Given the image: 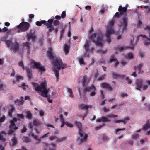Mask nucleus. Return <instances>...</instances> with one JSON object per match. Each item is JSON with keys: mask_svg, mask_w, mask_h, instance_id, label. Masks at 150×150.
<instances>
[{"mask_svg": "<svg viewBox=\"0 0 150 150\" xmlns=\"http://www.w3.org/2000/svg\"><path fill=\"white\" fill-rule=\"evenodd\" d=\"M128 18L127 17H123L122 18V20L120 21V23L119 24V25L120 26H123L122 29L123 32H125L127 31L126 27L128 24L127 23Z\"/></svg>", "mask_w": 150, "mask_h": 150, "instance_id": "obj_13", "label": "nucleus"}, {"mask_svg": "<svg viewBox=\"0 0 150 150\" xmlns=\"http://www.w3.org/2000/svg\"><path fill=\"white\" fill-rule=\"evenodd\" d=\"M120 96L124 98L125 97H127V95L126 93H121L120 94Z\"/></svg>", "mask_w": 150, "mask_h": 150, "instance_id": "obj_58", "label": "nucleus"}, {"mask_svg": "<svg viewBox=\"0 0 150 150\" xmlns=\"http://www.w3.org/2000/svg\"><path fill=\"white\" fill-rule=\"evenodd\" d=\"M127 10V7H122L121 5L119 6L118 11L121 13V15L124 14Z\"/></svg>", "mask_w": 150, "mask_h": 150, "instance_id": "obj_22", "label": "nucleus"}, {"mask_svg": "<svg viewBox=\"0 0 150 150\" xmlns=\"http://www.w3.org/2000/svg\"><path fill=\"white\" fill-rule=\"evenodd\" d=\"M108 139V137L105 134H103V139L104 140H107Z\"/></svg>", "mask_w": 150, "mask_h": 150, "instance_id": "obj_57", "label": "nucleus"}, {"mask_svg": "<svg viewBox=\"0 0 150 150\" xmlns=\"http://www.w3.org/2000/svg\"><path fill=\"white\" fill-rule=\"evenodd\" d=\"M144 29L145 30H147L149 31L150 38H148L145 35H140L137 37V41L138 42L139 37L142 36L143 38V40L144 41V44L147 46L149 45L150 42V27L147 25L146 27H145Z\"/></svg>", "mask_w": 150, "mask_h": 150, "instance_id": "obj_9", "label": "nucleus"}, {"mask_svg": "<svg viewBox=\"0 0 150 150\" xmlns=\"http://www.w3.org/2000/svg\"><path fill=\"white\" fill-rule=\"evenodd\" d=\"M14 102L15 103H17L18 105H23L24 102L23 97L21 96L20 99H16L15 101Z\"/></svg>", "mask_w": 150, "mask_h": 150, "instance_id": "obj_24", "label": "nucleus"}, {"mask_svg": "<svg viewBox=\"0 0 150 150\" xmlns=\"http://www.w3.org/2000/svg\"><path fill=\"white\" fill-rule=\"evenodd\" d=\"M148 88V86L147 85H143L142 86V88L144 90H146Z\"/></svg>", "mask_w": 150, "mask_h": 150, "instance_id": "obj_64", "label": "nucleus"}, {"mask_svg": "<svg viewBox=\"0 0 150 150\" xmlns=\"http://www.w3.org/2000/svg\"><path fill=\"white\" fill-rule=\"evenodd\" d=\"M67 91L70 94L69 96L71 98H73L74 97V95L73 94L72 89L68 88H67Z\"/></svg>", "mask_w": 150, "mask_h": 150, "instance_id": "obj_36", "label": "nucleus"}, {"mask_svg": "<svg viewBox=\"0 0 150 150\" xmlns=\"http://www.w3.org/2000/svg\"><path fill=\"white\" fill-rule=\"evenodd\" d=\"M89 41H87L86 43L84 45L85 50L86 52H88V53L90 51L89 50Z\"/></svg>", "mask_w": 150, "mask_h": 150, "instance_id": "obj_31", "label": "nucleus"}, {"mask_svg": "<svg viewBox=\"0 0 150 150\" xmlns=\"http://www.w3.org/2000/svg\"><path fill=\"white\" fill-rule=\"evenodd\" d=\"M121 15V13L119 12H117L114 15L115 16V17L117 18H119L120 17V16Z\"/></svg>", "mask_w": 150, "mask_h": 150, "instance_id": "obj_49", "label": "nucleus"}, {"mask_svg": "<svg viewBox=\"0 0 150 150\" xmlns=\"http://www.w3.org/2000/svg\"><path fill=\"white\" fill-rule=\"evenodd\" d=\"M18 65L21 67L23 69H25L26 70L28 78L30 79L32 78V70L28 67H26L25 68L23 62L22 61H21L19 62Z\"/></svg>", "mask_w": 150, "mask_h": 150, "instance_id": "obj_12", "label": "nucleus"}, {"mask_svg": "<svg viewBox=\"0 0 150 150\" xmlns=\"http://www.w3.org/2000/svg\"><path fill=\"white\" fill-rule=\"evenodd\" d=\"M129 120V118L128 117H126L124 119L122 120H115V123H119L120 122H123L124 125H125L127 121Z\"/></svg>", "mask_w": 150, "mask_h": 150, "instance_id": "obj_28", "label": "nucleus"}, {"mask_svg": "<svg viewBox=\"0 0 150 150\" xmlns=\"http://www.w3.org/2000/svg\"><path fill=\"white\" fill-rule=\"evenodd\" d=\"M143 84V80L141 79H137L136 81V89L140 90Z\"/></svg>", "mask_w": 150, "mask_h": 150, "instance_id": "obj_20", "label": "nucleus"}, {"mask_svg": "<svg viewBox=\"0 0 150 150\" xmlns=\"http://www.w3.org/2000/svg\"><path fill=\"white\" fill-rule=\"evenodd\" d=\"M103 34L100 30H98L97 33L91 34L89 38L92 40L96 46L102 47L103 45L102 41Z\"/></svg>", "mask_w": 150, "mask_h": 150, "instance_id": "obj_3", "label": "nucleus"}, {"mask_svg": "<svg viewBox=\"0 0 150 150\" xmlns=\"http://www.w3.org/2000/svg\"><path fill=\"white\" fill-rule=\"evenodd\" d=\"M54 18V17L52 16L50 19L47 21V22L45 20V25L46 26L47 28H49L48 31L49 32H51L54 30V32L56 34L58 31V28H54L52 25Z\"/></svg>", "mask_w": 150, "mask_h": 150, "instance_id": "obj_6", "label": "nucleus"}, {"mask_svg": "<svg viewBox=\"0 0 150 150\" xmlns=\"http://www.w3.org/2000/svg\"><path fill=\"white\" fill-rule=\"evenodd\" d=\"M112 74L113 77L115 79L123 78L125 76V75H120L115 73H113Z\"/></svg>", "mask_w": 150, "mask_h": 150, "instance_id": "obj_26", "label": "nucleus"}, {"mask_svg": "<svg viewBox=\"0 0 150 150\" xmlns=\"http://www.w3.org/2000/svg\"><path fill=\"white\" fill-rule=\"evenodd\" d=\"M79 108L81 109H86L87 111L89 108H91V106H88V105H85L83 104H81L79 105Z\"/></svg>", "mask_w": 150, "mask_h": 150, "instance_id": "obj_25", "label": "nucleus"}, {"mask_svg": "<svg viewBox=\"0 0 150 150\" xmlns=\"http://www.w3.org/2000/svg\"><path fill=\"white\" fill-rule=\"evenodd\" d=\"M25 87H28V86H27L25 85V83H23L21 86V87L22 88V89L24 90H25Z\"/></svg>", "mask_w": 150, "mask_h": 150, "instance_id": "obj_61", "label": "nucleus"}, {"mask_svg": "<svg viewBox=\"0 0 150 150\" xmlns=\"http://www.w3.org/2000/svg\"><path fill=\"white\" fill-rule=\"evenodd\" d=\"M133 41L132 40H131V46H121L120 47H118V50L119 51H122L123 50L127 49H131L132 50H133L134 48V45L133 44Z\"/></svg>", "mask_w": 150, "mask_h": 150, "instance_id": "obj_17", "label": "nucleus"}, {"mask_svg": "<svg viewBox=\"0 0 150 150\" xmlns=\"http://www.w3.org/2000/svg\"><path fill=\"white\" fill-rule=\"evenodd\" d=\"M66 16V11H63L61 15V17L62 18H64Z\"/></svg>", "mask_w": 150, "mask_h": 150, "instance_id": "obj_48", "label": "nucleus"}, {"mask_svg": "<svg viewBox=\"0 0 150 150\" xmlns=\"http://www.w3.org/2000/svg\"><path fill=\"white\" fill-rule=\"evenodd\" d=\"M79 63L80 64H85L84 63L83 59V58H80L78 59Z\"/></svg>", "mask_w": 150, "mask_h": 150, "instance_id": "obj_43", "label": "nucleus"}, {"mask_svg": "<svg viewBox=\"0 0 150 150\" xmlns=\"http://www.w3.org/2000/svg\"><path fill=\"white\" fill-rule=\"evenodd\" d=\"M105 124H103L102 125H100L98 127H96L95 129L96 130H98L99 129L103 126H105Z\"/></svg>", "mask_w": 150, "mask_h": 150, "instance_id": "obj_54", "label": "nucleus"}, {"mask_svg": "<svg viewBox=\"0 0 150 150\" xmlns=\"http://www.w3.org/2000/svg\"><path fill=\"white\" fill-rule=\"evenodd\" d=\"M32 84L35 88L36 91H40L41 95L44 97H47V100L49 102L51 103L52 102V100H50L49 97H48V91L47 89V83L46 82L42 83L40 85L37 83L33 82Z\"/></svg>", "mask_w": 150, "mask_h": 150, "instance_id": "obj_2", "label": "nucleus"}, {"mask_svg": "<svg viewBox=\"0 0 150 150\" xmlns=\"http://www.w3.org/2000/svg\"><path fill=\"white\" fill-rule=\"evenodd\" d=\"M70 48V47L69 46L66 45H65L64 47V50L65 52V54L67 55L68 54L69 52V49Z\"/></svg>", "mask_w": 150, "mask_h": 150, "instance_id": "obj_34", "label": "nucleus"}, {"mask_svg": "<svg viewBox=\"0 0 150 150\" xmlns=\"http://www.w3.org/2000/svg\"><path fill=\"white\" fill-rule=\"evenodd\" d=\"M12 142L13 145H15L17 144V140L15 137H14L12 139Z\"/></svg>", "mask_w": 150, "mask_h": 150, "instance_id": "obj_45", "label": "nucleus"}, {"mask_svg": "<svg viewBox=\"0 0 150 150\" xmlns=\"http://www.w3.org/2000/svg\"><path fill=\"white\" fill-rule=\"evenodd\" d=\"M125 79L128 81L129 84H131L132 83V81L129 79V77H126Z\"/></svg>", "mask_w": 150, "mask_h": 150, "instance_id": "obj_59", "label": "nucleus"}, {"mask_svg": "<svg viewBox=\"0 0 150 150\" xmlns=\"http://www.w3.org/2000/svg\"><path fill=\"white\" fill-rule=\"evenodd\" d=\"M118 116L116 115H115L114 114L111 115H108L106 117L103 116L101 118L102 122H106L110 121V120L109 119V118H110L113 117H117Z\"/></svg>", "mask_w": 150, "mask_h": 150, "instance_id": "obj_16", "label": "nucleus"}, {"mask_svg": "<svg viewBox=\"0 0 150 150\" xmlns=\"http://www.w3.org/2000/svg\"><path fill=\"white\" fill-rule=\"evenodd\" d=\"M60 21L58 20H55L53 21V25L54 26H57L59 25Z\"/></svg>", "mask_w": 150, "mask_h": 150, "instance_id": "obj_42", "label": "nucleus"}, {"mask_svg": "<svg viewBox=\"0 0 150 150\" xmlns=\"http://www.w3.org/2000/svg\"><path fill=\"white\" fill-rule=\"evenodd\" d=\"M114 61H115L116 62L115 63V66L117 67L119 64V62L116 59L114 58V57L111 56L110 59L109 60V62H111Z\"/></svg>", "mask_w": 150, "mask_h": 150, "instance_id": "obj_32", "label": "nucleus"}, {"mask_svg": "<svg viewBox=\"0 0 150 150\" xmlns=\"http://www.w3.org/2000/svg\"><path fill=\"white\" fill-rule=\"evenodd\" d=\"M102 86L103 88L107 89L109 91H111L112 90V87L109 84L106 83H103Z\"/></svg>", "mask_w": 150, "mask_h": 150, "instance_id": "obj_23", "label": "nucleus"}, {"mask_svg": "<svg viewBox=\"0 0 150 150\" xmlns=\"http://www.w3.org/2000/svg\"><path fill=\"white\" fill-rule=\"evenodd\" d=\"M121 64L122 66H124L127 64V62L122 60L121 61Z\"/></svg>", "mask_w": 150, "mask_h": 150, "instance_id": "obj_60", "label": "nucleus"}, {"mask_svg": "<svg viewBox=\"0 0 150 150\" xmlns=\"http://www.w3.org/2000/svg\"><path fill=\"white\" fill-rule=\"evenodd\" d=\"M16 80L18 81H19V80H22L23 79V78L21 76H19V75H18V76H16Z\"/></svg>", "mask_w": 150, "mask_h": 150, "instance_id": "obj_51", "label": "nucleus"}, {"mask_svg": "<svg viewBox=\"0 0 150 150\" xmlns=\"http://www.w3.org/2000/svg\"><path fill=\"white\" fill-rule=\"evenodd\" d=\"M26 117L28 119H31L32 117V115L30 111H27L26 112Z\"/></svg>", "mask_w": 150, "mask_h": 150, "instance_id": "obj_33", "label": "nucleus"}, {"mask_svg": "<svg viewBox=\"0 0 150 150\" xmlns=\"http://www.w3.org/2000/svg\"><path fill=\"white\" fill-rule=\"evenodd\" d=\"M17 116L19 118L18 120H20V119H23L24 118V116L22 114H18Z\"/></svg>", "mask_w": 150, "mask_h": 150, "instance_id": "obj_40", "label": "nucleus"}, {"mask_svg": "<svg viewBox=\"0 0 150 150\" xmlns=\"http://www.w3.org/2000/svg\"><path fill=\"white\" fill-rule=\"evenodd\" d=\"M45 20H41L40 21H38L36 22V24L38 26H41L42 24L45 25Z\"/></svg>", "mask_w": 150, "mask_h": 150, "instance_id": "obj_35", "label": "nucleus"}, {"mask_svg": "<svg viewBox=\"0 0 150 150\" xmlns=\"http://www.w3.org/2000/svg\"><path fill=\"white\" fill-rule=\"evenodd\" d=\"M39 115L41 116H43L44 115V113L42 110H40L39 111Z\"/></svg>", "mask_w": 150, "mask_h": 150, "instance_id": "obj_62", "label": "nucleus"}, {"mask_svg": "<svg viewBox=\"0 0 150 150\" xmlns=\"http://www.w3.org/2000/svg\"><path fill=\"white\" fill-rule=\"evenodd\" d=\"M5 42L7 47L14 52H16L19 51V45L16 41L13 43H12L11 40H6Z\"/></svg>", "mask_w": 150, "mask_h": 150, "instance_id": "obj_5", "label": "nucleus"}, {"mask_svg": "<svg viewBox=\"0 0 150 150\" xmlns=\"http://www.w3.org/2000/svg\"><path fill=\"white\" fill-rule=\"evenodd\" d=\"M105 76V75L104 74L103 75L99 77L98 78V79L99 80H102L104 79V77Z\"/></svg>", "mask_w": 150, "mask_h": 150, "instance_id": "obj_56", "label": "nucleus"}, {"mask_svg": "<svg viewBox=\"0 0 150 150\" xmlns=\"http://www.w3.org/2000/svg\"><path fill=\"white\" fill-rule=\"evenodd\" d=\"M2 32L5 33L7 32V33H9L11 32V30L10 29L8 30L7 27H4L2 29Z\"/></svg>", "mask_w": 150, "mask_h": 150, "instance_id": "obj_38", "label": "nucleus"}, {"mask_svg": "<svg viewBox=\"0 0 150 150\" xmlns=\"http://www.w3.org/2000/svg\"><path fill=\"white\" fill-rule=\"evenodd\" d=\"M96 88L93 85H92L90 87H86L84 90V91L85 92H91L90 94V96H93L96 95Z\"/></svg>", "mask_w": 150, "mask_h": 150, "instance_id": "obj_14", "label": "nucleus"}, {"mask_svg": "<svg viewBox=\"0 0 150 150\" xmlns=\"http://www.w3.org/2000/svg\"><path fill=\"white\" fill-rule=\"evenodd\" d=\"M144 8L146 10V13H149L150 12V6H144Z\"/></svg>", "mask_w": 150, "mask_h": 150, "instance_id": "obj_41", "label": "nucleus"}, {"mask_svg": "<svg viewBox=\"0 0 150 150\" xmlns=\"http://www.w3.org/2000/svg\"><path fill=\"white\" fill-rule=\"evenodd\" d=\"M106 52V50H105L104 51H103L102 50H98V52L101 54H104Z\"/></svg>", "mask_w": 150, "mask_h": 150, "instance_id": "obj_50", "label": "nucleus"}, {"mask_svg": "<svg viewBox=\"0 0 150 150\" xmlns=\"http://www.w3.org/2000/svg\"><path fill=\"white\" fill-rule=\"evenodd\" d=\"M87 76H84L83 77V79L81 81L83 87L86 86L88 84V83L87 81Z\"/></svg>", "mask_w": 150, "mask_h": 150, "instance_id": "obj_29", "label": "nucleus"}, {"mask_svg": "<svg viewBox=\"0 0 150 150\" xmlns=\"http://www.w3.org/2000/svg\"><path fill=\"white\" fill-rule=\"evenodd\" d=\"M85 9L86 10H90L91 9V7L89 5H87L85 7Z\"/></svg>", "mask_w": 150, "mask_h": 150, "instance_id": "obj_63", "label": "nucleus"}, {"mask_svg": "<svg viewBox=\"0 0 150 150\" xmlns=\"http://www.w3.org/2000/svg\"><path fill=\"white\" fill-rule=\"evenodd\" d=\"M127 57L129 59H132L133 58V55L132 53H129L127 55Z\"/></svg>", "mask_w": 150, "mask_h": 150, "instance_id": "obj_47", "label": "nucleus"}, {"mask_svg": "<svg viewBox=\"0 0 150 150\" xmlns=\"http://www.w3.org/2000/svg\"><path fill=\"white\" fill-rule=\"evenodd\" d=\"M27 130V129L25 127V126H24L23 127V129L21 130V132L23 133L25 132Z\"/></svg>", "mask_w": 150, "mask_h": 150, "instance_id": "obj_53", "label": "nucleus"}, {"mask_svg": "<svg viewBox=\"0 0 150 150\" xmlns=\"http://www.w3.org/2000/svg\"><path fill=\"white\" fill-rule=\"evenodd\" d=\"M76 124L79 128L78 133L80 137V139L79 141V144H82L84 142L86 141L88 135L87 134H84V132L83 131L82 129V124L81 122H76Z\"/></svg>", "mask_w": 150, "mask_h": 150, "instance_id": "obj_4", "label": "nucleus"}, {"mask_svg": "<svg viewBox=\"0 0 150 150\" xmlns=\"http://www.w3.org/2000/svg\"><path fill=\"white\" fill-rule=\"evenodd\" d=\"M49 134V132H47L46 134H44L43 135L41 136L40 138H38V136L37 135H35L33 134H31V136L33 137L38 142H40L41 139H42L44 138L45 137H47Z\"/></svg>", "mask_w": 150, "mask_h": 150, "instance_id": "obj_18", "label": "nucleus"}, {"mask_svg": "<svg viewBox=\"0 0 150 150\" xmlns=\"http://www.w3.org/2000/svg\"><path fill=\"white\" fill-rule=\"evenodd\" d=\"M45 146V148H44L43 150H54L53 149H48V147H49L50 146V145L47 143H44Z\"/></svg>", "mask_w": 150, "mask_h": 150, "instance_id": "obj_39", "label": "nucleus"}, {"mask_svg": "<svg viewBox=\"0 0 150 150\" xmlns=\"http://www.w3.org/2000/svg\"><path fill=\"white\" fill-rule=\"evenodd\" d=\"M30 25V24L28 22H22L17 26V28H18L17 30L18 32L20 33L27 31L28 30Z\"/></svg>", "mask_w": 150, "mask_h": 150, "instance_id": "obj_8", "label": "nucleus"}, {"mask_svg": "<svg viewBox=\"0 0 150 150\" xmlns=\"http://www.w3.org/2000/svg\"><path fill=\"white\" fill-rule=\"evenodd\" d=\"M150 127V126L149 125V123L147 122L144 126V127H143V129L144 130H146V129H147L148 128H149Z\"/></svg>", "mask_w": 150, "mask_h": 150, "instance_id": "obj_44", "label": "nucleus"}, {"mask_svg": "<svg viewBox=\"0 0 150 150\" xmlns=\"http://www.w3.org/2000/svg\"><path fill=\"white\" fill-rule=\"evenodd\" d=\"M48 56L52 61L54 64L53 71L54 72L57 78V81H58L59 79V70L61 68L64 69L66 66L65 64H63L62 61L60 59H58L57 57H54L52 54V50L51 48L49 49L48 52Z\"/></svg>", "mask_w": 150, "mask_h": 150, "instance_id": "obj_1", "label": "nucleus"}, {"mask_svg": "<svg viewBox=\"0 0 150 150\" xmlns=\"http://www.w3.org/2000/svg\"><path fill=\"white\" fill-rule=\"evenodd\" d=\"M27 38L28 40L31 39L33 41H34L36 37L35 35V33H32L31 32L27 35Z\"/></svg>", "mask_w": 150, "mask_h": 150, "instance_id": "obj_21", "label": "nucleus"}, {"mask_svg": "<svg viewBox=\"0 0 150 150\" xmlns=\"http://www.w3.org/2000/svg\"><path fill=\"white\" fill-rule=\"evenodd\" d=\"M18 119L16 118H14L12 120L10 121V125L9 126L10 130L8 131V133L9 134H11L13 133L15 130L18 129V127H17L15 124V122H16Z\"/></svg>", "mask_w": 150, "mask_h": 150, "instance_id": "obj_10", "label": "nucleus"}, {"mask_svg": "<svg viewBox=\"0 0 150 150\" xmlns=\"http://www.w3.org/2000/svg\"><path fill=\"white\" fill-rule=\"evenodd\" d=\"M143 66V64L141 63L137 66V67H135L134 68V70L135 71H136L137 70H138L139 73H141L143 72L141 70V68Z\"/></svg>", "mask_w": 150, "mask_h": 150, "instance_id": "obj_30", "label": "nucleus"}, {"mask_svg": "<svg viewBox=\"0 0 150 150\" xmlns=\"http://www.w3.org/2000/svg\"><path fill=\"white\" fill-rule=\"evenodd\" d=\"M66 125L68 127H72L73 126V124L67 122H66Z\"/></svg>", "mask_w": 150, "mask_h": 150, "instance_id": "obj_52", "label": "nucleus"}, {"mask_svg": "<svg viewBox=\"0 0 150 150\" xmlns=\"http://www.w3.org/2000/svg\"><path fill=\"white\" fill-rule=\"evenodd\" d=\"M114 23V21H112L110 22L109 25L108 27L107 30L106 32V36L107 38L106 40L108 43L111 42L110 37L111 34L114 33V30L112 28V27Z\"/></svg>", "mask_w": 150, "mask_h": 150, "instance_id": "obj_7", "label": "nucleus"}, {"mask_svg": "<svg viewBox=\"0 0 150 150\" xmlns=\"http://www.w3.org/2000/svg\"><path fill=\"white\" fill-rule=\"evenodd\" d=\"M33 125L35 126H38L41 125L42 122L37 119H34L33 121Z\"/></svg>", "mask_w": 150, "mask_h": 150, "instance_id": "obj_27", "label": "nucleus"}, {"mask_svg": "<svg viewBox=\"0 0 150 150\" xmlns=\"http://www.w3.org/2000/svg\"><path fill=\"white\" fill-rule=\"evenodd\" d=\"M23 142L26 143H28L30 141V139L28 137L24 136L23 138Z\"/></svg>", "mask_w": 150, "mask_h": 150, "instance_id": "obj_37", "label": "nucleus"}, {"mask_svg": "<svg viewBox=\"0 0 150 150\" xmlns=\"http://www.w3.org/2000/svg\"><path fill=\"white\" fill-rule=\"evenodd\" d=\"M139 134H135L132 135V138L133 139H136L139 138Z\"/></svg>", "mask_w": 150, "mask_h": 150, "instance_id": "obj_46", "label": "nucleus"}, {"mask_svg": "<svg viewBox=\"0 0 150 150\" xmlns=\"http://www.w3.org/2000/svg\"><path fill=\"white\" fill-rule=\"evenodd\" d=\"M66 139V137H64L62 138L59 139L58 137L55 136H50L49 137V139L51 141H52L54 140H56V142H60L63 140H65Z\"/></svg>", "mask_w": 150, "mask_h": 150, "instance_id": "obj_19", "label": "nucleus"}, {"mask_svg": "<svg viewBox=\"0 0 150 150\" xmlns=\"http://www.w3.org/2000/svg\"><path fill=\"white\" fill-rule=\"evenodd\" d=\"M31 65L33 66V68H35L38 69L41 71H45V69L44 67L42 66L39 62H35L33 60L31 62Z\"/></svg>", "mask_w": 150, "mask_h": 150, "instance_id": "obj_11", "label": "nucleus"}, {"mask_svg": "<svg viewBox=\"0 0 150 150\" xmlns=\"http://www.w3.org/2000/svg\"><path fill=\"white\" fill-rule=\"evenodd\" d=\"M125 129V128H123L122 129H117L115 130V134H117V132L123 130Z\"/></svg>", "mask_w": 150, "mask_h": 150, "instance_id": "obj_55", "label": "nucleus"}, {"mask_svg": "<svg viewBox=\"0 0 150 150\" xmlns=\"http://www.w3.org/2000/svg\"><path fill=\"white\" fill-rule=\"evenodd\" d=\"M30 45L31 44L28 42L24 43L23 45V50H27L28 54H29L30 50Z\"/></svg>", "mask_w": 150, "mask_h": 150, "instance_id": "obj_15", "label": "nucleus"}]
</instances>
